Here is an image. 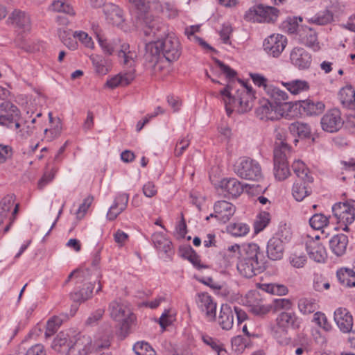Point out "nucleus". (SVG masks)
I'll list each match as a JSON object with an SVG mask.
<instances>
[{"label": "nucleus", "instance_id": "13d9d810", "mask_svg": "<svg viewBox=\"0 0 355 355\" xmlns=\"http://www.w3.org/2000/svg\"><path fill=\"white\" fill-rule=\"evenodd\" d=\"M133 350L137 355H156L152 347L144 341L137 342L133 346Z\"/></svg>", "mask_w": 355, "mask_h": 355}, {"label": "nucleus", "instance_id": "aec40b11", "mask_svg": "<svg viewBox=\"0 0 355 355\" xmlns=\"http://www.w3.org/2000/svg\"><path fill=\"white\" fill-rule=\"evenodd\" d=\"M266 268V265L260 261L253 263L252 261H247L240 259L237 263V270L239 273L246 278H251Z\"/></svg>", "mask_w": 355, "mask_h": 355}, {"label": "nucleus", "instance_id": "c03bdc74", "mask_svg": "<svg viewBox=\"0 0 355 355\" xmlns=\"http://www.w3.org/2000/svg\"><path fill=\"white\" fill-rule=\"evenodd\" d=\"M288 128L291 134L300 138H309L311 136V128L306 123L296 121L292 123Z\"/></svg>", "mask_w": 355, "mask_h": 355}, {"label": "nucleus", "instance_id": "0eeeda50", "mask_svg": "<svg viewBox=\"0 0 355 355\" xmlns=\"http://www.w3.org/2000/svg\"><path fill=\"white\" fill-rule=\"evenodd\" d=\"M234 314L236 315L238 325H240L248 319L247 313L240 307L235 306L234 309H232L227 304L221 305L218 322L223 330H230L233 327Z\"/></svg>", "mask_w": 355, "mask_h": 355}, {"label": "nucleus", "instance_id": "052dcab7", "mask_svg": "<svg viewBox=\"0 0 355 355\" xmlns=\"http://www.w3.org/2000/svg\"><path fill=\"white\" fill-rule=\"evenodd\" d=\"M313 321L324 331H329L331 329V325L329 322L324 313L318 311L314 313Z\"/></svg>", "mask_w": 355, "mask_h": 355}, {"label": "nucleus", "instance_id": "a19ab883", "mask_svg": "<svg viewBox=\"0 0 355 355\" xmlns=\"http://www.w3.org/2000/svg\"><path fill=\"white\" fill-rule=\"evenodd\" d=\"M291 147L286 142L279 141L275 142L273 150L274 162L287 161V156L290 153Z\"/></svg>", "mask_w": 355, "mask_h": 355}, {"label": "nucleus", "instance_id": "c9c22d12", "mask_svg": "<svg viewBox=\"0 0 355 355\" xmlns=\"http://www.w3.org/2000/svg\"><path fill=\"white\" fill-rule=\"evenodd\" d=\"M69 316L66 313H62L60 315H55L50 318L46 323L44 336L46 340L50 338L60 328L64 320H67Z\"/></svg>", "mask_w": 355, "mask_h": 355}, {"label": "nucleus", "instance_id": "b1692460", "mask_svg": "<svg viewBox=\"0 0 355 355\" xmlns=\"http://www.w3.org/2000/svg\"><path fill=\"white\" fill-rule=\"evenodd\" d=\"M144 58L149 67L156 69L159 61L163 59L157 41L146 44Z\"/></svg>", "mask_w": 355, "mask_h": 355}, {"label": "nucleus", "instance_id": "39448f33", "mask_svg": "<svg viewBox=\"0 0 355 355\" xmlns=\"http://www.w3.org/2000/svg\"><path fill=\"white\" fill-rule=\"evenodd\" d=\"M76 279V288L71 293V299L75 303H82L89 298V268L85 265L72 271L68 276L66 282L70 281L72 277Z\"/></svg>", "mask_w": 355, "mask_h": 355}, {"label": "nucleus", "instance_id": "a18cd8bd", "mask_svg": "<svg viewBox=\"0 0 355 355\" xmlns=\"http://www.w3.org/2000/svg\"><path fill=\"white\" fill-rule=\"evenodd\" d=\"M337 277L341 284L352 287L355 286V272L351 269H340L337 271Z\"/></svg>", "mask_w": 355, "mask_h": 355}, {"label": "nucleus", "instance_id": "0e129e2a", "mask_svg": "<svg viewBox=\"0 0 355 355\" xmlns=\"http://www.w3.org/2000/svg\"><path fill=\"white\" fill-rule=\"evenodd\" d=\"M232 345L235 352H242L246 347L245 339L241 336H237L232 339Z\"/></svg>", "mask_w": 355, "mask_h": 355}, {"label": "nucleus", "instance_id": "ea45409f", "mask_svg": "<svg viewBox=\"0 0 355 355\" xmlns=\"http://www.w3.org/2000/svg\"><path fill=\"white\" fill-rule=\"evenodd\" d=\"M338 98L343 106L353 108L355 105V90L352 86H346L340 90Z\"/></svg>", "mask_w": 355, "mask_h": 355}, {"label": "nucleus", "instance_id": "c756f323", "mask_svg": "<svg viewBox=\"0 0 355 355\" xmlns=\"http://www.w3.org/2000/svg\"><path fill=\"white\" fill-rule=\"evenodd\" d=\"M348 243V237L344 234H336L329 241L331 251L337 257H340L345 254Z\"/></svg>", "mask_w": 355, "mask_h": 355}, {"label": "nucleus", "instance_id": "cd10ccee", "mask_svg": "<svg viewBox=\"0 0 355 355\" xmlns=\"http://www.w3.org/2000/svg\"><path fill=\"white\" fill-rule=\"evenodd\" d=\"M248 303L250 311L256 315L263 316L271 310L270 304H263L259 292L254 291L248 295Z\"/></svg>", "mask_w": 355, "mask_h": 355}, {"label": "nucleus", "instance_id": "8fccbe9b", "mask_svg": "<svg viewBox=\"0 0 355 355\" xmlns=\"http://www.w3.org/2000/svg\"><path fill=\"white\" fill-rule=\"evenodd\" d=\"M298 308L302 313L309 314L313 313L318 306L315 300L304 297L298 301Z\"/></svg>", "mask_w": 355, "mask_h": 355}, {"label": "nucleus", "instance_id": "4be33fe9", "mask_svg": "<svg viewBox=\"0 0 355 355\" xmlns=\"http://www.w3.org/2000/svg\"><path fill=\"white\" fill-rule=\"evenodd\" d=\"M291 63L300 70L309 68L312 58L311 54L300 47L294 48L290 54Z\"/></svg>", "mask_w": 355, "mask_h": 355}, {"label": "nucleus", "instance_id": "f3484780", "mask_svg": "<svg viewBox=\"0 0 355 355\" xmlns=\"http://www.w3.org/2000/svg\"><path fill=\"white\" fill-rule=\"evenodd\" d=\"M214 209V213L207 216V220H209L211 217H215L218 220L225 223L230 219L236 211L235 206L225 200L216 202Z\"/></svg>", "mask_w": 355, "mask_h": 355}, {"label": "nucleus", "instance_id": "7c9ffc66", "mask_svg": "<svg viewBox=\"0 0 355 355\" xmlns=\"http://www.w3.org/2000/svg\"><path fill=\"white\" fill-rule=\"evenodd\" d=\"M325 105L322 101L306 99L300 102V109L307 116L319 115L324 110Z\"/></svg>", "mask_w": 355, "mask_h": 355}, {"label": "nucleus", "instance_id": "f704fd0d", "mask_svg": "<svg viewBox=\"0 0 355 355\" xmlns=\"http://www.w3.org/2000/svg\"><path fill=\"white\" fill-rule=\"evenodd\" d=\"M94 73L101 77L106 75L112 68V62L109 58L96 55L92 58Z\"/></svg>", "mask_w": 355, "mask_h": 355}, {"label": "nucleus", "instance_id": "5fc2aeb1", "mask_svg": "<svg viewBox=\"0 0 355 355\" xmlns=\"http://www.w3.org/2000/svg\"><path fill=\"white\" fill-rule=\"evenodd\" d=\"M250 230L248 225L244 223H231L227 227V231L234 236H243Z\"/></svg>", "mask_w": 355, "mask_h": 355}, {"label": "nucleus", "instance_id": "864d4df0", "mask_svg": "<svg viewBox=\"0 0 355 355\" xmlns=\"http://www.w3.org/2000/svg\"><path fill=\"white\" fill-rule=\"evenodd\" d=\"M333 20V14L328 10L317 13L309 19V21L318 25H326Z\"/></svg>", "mask_w": 355, "mask_h": 355}, {"label": "nucleus", "instance_id": "79ce46f5", "mask_svg": "<svg viewBox=\"0 0 355 355\" xmlns=\"http://www.w3.org/2000/svg\"><path fill=\"white\" fill-rule=\"evenodd\" d=\"M292 168L297 177V180H306L308 182H313V178L309 174V169L303 162L300 160L295 161L293 163Z\"/></svg>", "mask_w": 355, "mask_h": 355}, {"label": "nucleus", "instance_id": "338daca9", "mask_svg": "<svg viewBox=\"0 0 355 355\" xmlns=\"http://www.w3.org/2000/svg\"><path fill=\"white\" fill-rule=\"evenodd\" d=\"M12 156V150L10 146L0 144V164L4 163Z\"/></svg>", "mask_w": 355, "mask_h": 355}, {"label": "nucleus", "instance_id": "de8ad7c7", "mask_svg": "<svg viewBox=\"0 0 355 355\" xmlns=\"http://www.w3.org/2000/svg\"><path fill=\"white\" fill-rule=\"evenodd\" d=\"M263 291L277 295H285L288 293L287 287L283 284H263L261 286Z\"/></svg>", "mask_w": 355, "mask_h": 355}, {"label": "nucleus", "instance_id": "c85d7f7f", "mask_svg": "<svg viewBox=\"0 0 355 355\" xmlns=\"http://www.w3.org/2000/svg\"><path fill=\"white\" fill-rule=\"evenodd\" d=\"M306 249L310 259L315 262H324L327 257L325 248L318 240H308L306 242Z\"/></svg>", "mask_w": 355, "mask_h": 355}, {"label": "nucleus", "instance_id": "72a5a7b5", "mask_svg": "<svg viewBox=\"0 0 355 355\" xmlns=\"http://www.w3.org/2000/svg\"><path fill=\"white\" fill-rule=\"evenodd\" d=\"M299 40L301 44L312 48L314 51L320 49L319 42H318V36L316 32L312 28H306L300 31Z\"/></svg>", "mask_w": 355, "mask_h": 355}, {"label": "nucleus", "instance_id": "4468645a", "mask_svg": "<svg viewBox=\"0 0 355 355\" xmlns=\"http://www.w3.org/2000/svg\"><path fill=\"white\" fill-rule=\"evenodd\" d=\"M287 44V39L280 34H273L265 39L263 46L270 56L277 58L282 53Z\"/></svg>", "mask_w": 355, "mask_h": 355}, {"label": "nucleus", "instance_id": "e433bc0d", "mask_svg": "<svg viewBox=\"0 0 355 355\" xmlns=\"http://www.w3.org/2000/svg\"><path fill=\"white\" fill-rule=\"evenodd\" d=\"M135 78L133 71L125 73H119L112 78L108 79L106 85L110 88H114L118 86H126L129 85Z\"/></svg>", "mask_w": 355, "mask_h": 355}, {"label": "nucleus", "instance_id": "7ed1b4c3", "mask_svg": "<svg viewBox=\"0 0 355 355\" xmlns=\"http://www.w3.org/2000/svg\"><path fill=\"white\" fill-rule=\"evenodd\" d=\"M94 39L98 42L103 52L107 55H112L114 52L117 53L119 62L127 68H132L135 64L137 53L130 51V46L123 43L120 46L116 44L109 42L105 35L103 31L98 24H93L92 26Z\"/></svg>", "mask_w": 355, "mask_h": 355}, {"label": "nucleus", "instance_id": "774afa93", "mask_svg": "<svg viewBox=\"0 0 355 355\" xmlns=\"http://www.w3.org/2000/svg\"><path fill=\"white\" fill-rule=\"evenodd\" d=\"M25 355H46V351L42 344H36L31 347Z\"/></svg>", "mask_w": 355, "mask_h": 355}, {"label": "nucleus", "instance_id": "49530a36", "mask_svg": "<svg viewBox=\"0 0 355 355\" xmlns=\"http://www.w3.org/2000/svg\"><path fill=\"white\" fill-rule=\"evenodd\" d=\"M15 200V196L14 194H9L0 201V224H2L4 219L7 217Z\"/></svg>", "mask_w": 355, "mask_h": 355}, {"label": "nucleus", "instance_id": "5701e85b", "mask_svg": "<svg viewBox=\"0 0 355 355\" xmlns=\"http://www.w3.org/2000/svg\"><path fill=\"white\" fill-rule=\"evenodd\" d=\"M240 259L252 261L253 263L261 260L264 265H266L267 262L266 257L263 252L260 250L259 245L253 243L243 245Z\"/></svg>", "mask_w": 355, "mask_h": 355}, {"label": "nucleus", "instance_id": "3c124183", "mask_svg": "<svg viewBox=\"0 0 355 355\" xmlns=\"http://www.w3.org/2000/svg\"><path fill=\"white\" fill-rule=\"evenodd\" d=\"M274 174L279 180H284L290 175V170L287 161L274 162Z\"/></svg>", "mask_w": 355, "mask_h": 355}, {"label": "nucleus", "instance_id": "dca6fc26", "mask_svg": "<svg viewBox=\"0 0 355 355\" xmlns=\"http://www.w3.org/2000/svg\"><path fill=\"white\" fill-rule=\"evenodd\" d=\"M196 303L199 309L202 312L208 321L216 319V303L213 297L207 293H200L197 295Z\"/></svg>", "mask_w": 355, "mask_h": 355}, {"label": "nucleus", "instance_id": "f8f14e48", "mask_svg": "<svg viewBox=\"0 0 355 355\" xmlns=\"http://www.w3.org/2000/svg\"><path fill=\"white\" fill-rule=\"evenodd\" d=\"M0 125L8 128L18 129L20 127V111L10 101H3L0 104Z\"/></svg>", "mask_w": 355, "mask_h": 355}, {"label": "nucleus", "instance_id": "2eb2a0df", "mask_svg": "<svg viewBox=\"0 0 355 355\" xmlns=\"http://www.w3.org/2000/svg\"><path fill=\"white\" fill-rule=\"evenodd\" d=\"M343 123L340 110L336 108L328 110L320 121L322 130L331 133L338 131Z\"/></svg>", "mask_w": 355, "mask_h": 355}, {"label": "nucleus", "instance_id": "2f4dec72", "mask_svg": "<svg viewBox=\"0 0 355 355\" xmlns=\"http://www.w3.org/2000/svg\"><path fill=\"white\" fill-rule=\"evenodd\" d=\"M266 93L270 98V101H272L275 105L278 106V108L284 109V107H290L289 103L286 102L288 95L284 91L271 85L270 87H268Z\"/></svg>", "mask_w": 355, "mask_h": 355}, {"label": "nucleus", "instance_id": "bb28decb", "mask_svg": "<svg viewBox=\"0 0 355 355\" xmlns=\"http://www.w3.org/2000/svg\"><path fill=\"white\" fill-rule=\"evenodd\" d=\"M334 320L342 332L349 333L352 331L353 318L346 309H337L334 312Z\"/></svg>", "mask_w": 355, "mask_h": 355}, {"label": "nucleus", "instance_id": "f257e3e1", "mask_svg": "<svg viewBox=\"0 0 355 355\" xmlns=\"http://www.w3.org/2000/svg\"><path fill=\"white\" fill-rule=\"evenodd\" d=\"M51 347L66 355H87L89 336L73 329L62 331L53 339Z\"/></svg>", "mask_w": 355, "mask_h": 355}, {"label": "nucleus", "instance_id": "a878e982", "mask_svg": "<svg viewBox=\"0 0 355 355\" xmlns=\"http://www.w3.org/2000/svg\"><path fill=\"white\" fill-rule=\"evenodd\" d=\"M106 21L114 26H121L124 21L123 10L116 5L110 3L103 5Z\"/></svg>", "mask_w": 355, "mask_h": 355}, {"label": "nucleus", "instance_id": "e2e57ef3", "mask_svg": "<svg viewBox=\"0 0 355 355\" xmlns=\"http://www.w3.org/2000/svg\"><path fill=\"white\" fill-rule=\"evenodd\" d=\"M250 76L254 84L259 87H263L265 92L267 91L268 87L271 85L268 83V79L259 73H250Z\"/></svg>", "mask_w": 355, "mask_h": 355}, {"label": "nucleus", "instance_id": "f03ea898", "mask_svg": "<svg viewBox=\"0 0 355 355\" xmlns=\"http://www.w3.org/2000/svg\"><path fill=\"white\" fill-rule=\"evenodd\" d=\"M129 1L137 10L134 21L135 26L138 28H142L145 35L156 37L157 32L161 30L163 26L159 19L154 17L152 11L153 6L156 8L158 3H153L150 5L149 0H129Z\"/></svg>", "mask_w": 355, "mask_h": 355}, {"label": "nucleus", "instance_id": "09e8293b", "mask_svg": "<svg viewBox=\"0 0 355 355\" xmlns=\"http://www.w3.org/2000/svg\"><path fill=\"white\" fill-rule=\"evenodd\" d=\"M270 221V216L269 213L266 211H261L260 212L254 222V232L256 234L261 232L264 228L266 227V226L268 225V223Z\"/></svg>", "mask_w": 355, "mask_h": 355}, {"label": "nucleus", "instance_id": "4c0bfd02", "mask_svg": "<svg viewBox=\"0 0 355 355\" xmlns=\"http://www.w3.org/2000/svg\"><path fill=\"white\" fill-rule=\"evenodd\" d=\"M306 180H295L293 187V196L297 201H302L305 197L310 195L311 189Z\"/></svg>", "mask_w": 355, "mask_h": 355}, {"label": "nucleus", "instance_id": "423d86ee", "mask_svg": "<svg viewBox=\"0 0 355 355\" xmlns=\"http://www.w3.org/2000/svg\"><path fill=\"white\" fill-rule=\"evenodd\" d=\"M234 172L241 178L259 181L262 178V171L258 162L250 157H241L234 165Z\"/></svg>", "mask_w": 355, "mask_h": 355}, {"label": "nucleus", "instance_id": "69168bd1", "mask_svg": "<svg viewBox=\"0 0 355 355\" xmlns=\"http://www.w3.org/2000/svg\"><path fill=\"white\" fill-rule=\"evenodd\" d=\"M189 146V140L187 137L182 138L180 139L176 144L175 148V155L177 157H180L182 155L184 151Z\"/></svg>", "mask_w": 355, "mask_h": 355}, {"label": "nucleus", "instance_id": "a211bd4d", "mask_svg": "<svg viewBox=\"0 0 355 355\" xmlns=\"http://www.w3.org/2000/svg\"><path fill=\"white\" fill-rule=\"evenodd\" d=\"M256 113L261 119L275 120L284 115V109L278 108V106L268 99L263 100L256 109Z\"/></svg>", "mask_w": 355, "mask_h": 355}, {"label": "nucleus", "instance_id": "6e6d98bb", "mask_svg": "<svg viewBox=\"0 0 355 355\" xmlns=\"http://www.w3.org/2000/svg\"><path fill=\"white\" fill-rule=\"evenodd\" d=\"M202 340L206 345L210 346L214 351L217 352L218 355H226V350L223 347V345L219 340L207 335L202 336Z\"/></svg>", "mask_w": 355, "mask_h": 355}, {"label": "nucleus", "instance_id": "9d476101", "mask_svg": "<svg viewBox=\"0 0 355 355\" xmlns=\"http://www.w3.org/2000/svg\"><path fill=\"white\" fill-rule=\"evenodd\" d=\"M109 311L111 318L121 322V331L128 334L135 320V316L130 309L116 301H113L110 304Z\"/></svg>", "mask_w": 355, "mask_h": 355}, {"label": "nucleus", "instance_id": "603ef678", "mask_svg": "<svg viewBox=\"0 0 355 355\" xmlns=\"http://www.w3.org/2000/svg\"><path fill=\"white\" fill-rule=\"evenodd\" d=\"M270 306L271 310L274 312H278L280 311H289L292 309L293 302L289 299L277 298L272 301Z\"/></svg>", "mask_w": 355, "mask_h": 355}, {"label": "nucleus", "instance_id": "37998d69", "mask_svg": "<svg viewBox=\"0 0 355 355\" xmlns=\"http://www.w3.org/2000/svg\"><path fill=\"white\" fill-rule=\"evenodd\" d=\"M155 247L159 251L167 254L171 250L172 243L161 233H155L152 236Z\"/></svg>", "mask_w": 355, "mask_h": 355}, {"label": "nucleus", "instance_id": "58836bf2", "mask_svg": "<svg viewBox=\"0 0 355 355\" xmlns=\"http://www.w3.org/2000/svg\"><path fill=\"white\" fill-rule=\"evenodd\" d=\"M282 83L293 95L307 92L310 89L309 83L304 80L296 79Z\"/></svg>", "mask_w": 355, "mask_h": 355}, {"label": "nucleus", "instance_id": "412c9836", "mask_svg": "<svg viewBox=\"0 0 355 355\" xmlns=\"http://www.w3.org/2000/svg\"><path fill=\"white\" fill-rule=\"evenodd\" d=\"M6 22L8 25H12L24 32L31 30V23L29 16L25 12L18 9L12 12Z\"/></svg>", "mask_w": 355, "mask_h": 355}, {"label": "nucleus", "instance_id": "680f3d73", "mask_svg": "<svg viewBox=\"0 0 355 355\" xmlns=\"http://www.w3.org/2000/svg\"><path fill=\"white\" fill-rule=\"evenodd\" d=\"M290 263L294 268H300L304 267L306 263L307 258L304 254L295 252L290 256Z\"/></svg>", "mask_w": 355, "mask_h": 355}, {"label": "nucleus", "instance_id": "1a4fd4ad", "mask_svg": "<svg viewBox=\"0 0 355 355\" xmlns=\"http://www.w3.org/2000/svg\"><path fill=\"white\" fill-rule=\"evenodd\" d=\"M278 13L279 10L276 8L259 4L249 8L244 17L247 21L269 23L276 21Z\"/></svg>", "mask_w": 355, "mask_h": 355}, {"label": "nucleus", "instance_id": "9b49d317", "mask_svg": "<svg viewBox=\"0 0 355 355\" xmlns=\"http://www.w3.org/2000/svg\"><path fill=\"white\" fill-rule=\"evenodd\" d=\"M220 188L223 192L225 196H231L236 198L240 196L245 189L249 188L252 190V193L256 191L257 193L263 192L266 188H262L259 184H242L236 178L223 179L220 182Z\"/></svg>", "mask_w": 355, "mask_h": 355}, {"label": "nucleus", "instance_id": "393cba45", "mask_svg": "<svg viewBox=\"0 0 355 355\" xmlns=\"http://www.w3.org/2000/svg\"><path fill=\"white\" fill-rule=\"evenodd\" d=\"M128 200L129 195L128 193H118L107 213V218L109 220H115L117 216L126 209Z\"/></svg>", "mask_w": 355, "mask_h": 355}, {"label": "nucleus", "instance_id": "6ab92c4d", "mask_svg": "<svg viewBox=\"0 0 355 355\" xmlns=\"http://www.w3.org/2000/svg\"><path fill=\"white\" fill-rule=\"evenodd\" d=\"M277 328L287 333L289 329H296L300 327V321L293 311H282L276 319Z\"/></svg>", "mask_w": 355, "mask_h": 355}, {"label": "nucleus", "instance_id": "4d7b16f0", "mask_svg": "<svg viewBox=\"0 0 355 355\" xmlns=\"http://www.w3.org/2000/svg\"><path fill=\"white\" fill-rule=\"evenodd\" d=\"M329 223V218L322 214H315L309 219V224L314 230H321Z\"/></svg>", "mask_w": 355, "mask_h": 355}, {"label": "nucleus", "instance_id": "6e6552de", "mask_svg": "<svg viewBox=\"0 0 355 355\" xmlns=\"http://www.w3.org/2000/svg\"><path fill=\"white\" fill-rule=\"evenodd\" d=\"M332 211L338 223L345 225L344 227H341L342 230L348 232L349 230L348 225L355 219V200H349L345 202L336 203L332 207Z\"/></svg>", "mask_w": 355, "mask_h": 355}, {"label": "nucleus", "instance_id": "bf43d9fd", "mask_svg": "<svg viewBox=\"0 0 355 355\" xmlns=\"http://www.w3.org/2000/svg\"><path fill=\"white\" fill-rule=\"evenodd\" d=\"M110 345V341L108 334H103L96 337L93 344V350L96 352H101L102 350L108 349Z\"/></svg>", "mask_w": 355, "mask_h": 355}, {"label": "nucleus", "instance_id": "473e14b6", "mask_svg": "<svg viewBox=\"0 0 355 355\" xmlns=\"http://www.w3.org/2000/svg\"><path fill=\"white\" fill-rule=\"evenodd\" d=\"M284 247L282 241L278 237H272L268 242L267 254L271 260H279L282 258Z\"/></svg>", "mask_w": 355, "mask_h": 355}, {"label": "nucleus", "instance_id": "ddd939ff", "mask_svg": "<svg viewBox=\"0 0 355 355\" xmlns=\"http://www.w3.org/2000/svg\"><path fill=\"white\" fill-rule=\"evenodd\" d=\"M163 59L168 62L177 60L181 55L180 42L177 37L168 35L162 40H157Z\"/></svg>", "mask_w": 355, "mask_h": 355}, {"label": "nucleus", "instance_id": "20e7f679", "mask_svg": "<svg viewBox=\"0 0 355 355\" xmlns=\"http://www.w3.org/2000/svg\"><path fill=\"white\" fill-rule=\"evenodd\" d=\"M238 81L241 84V88L236 91L235 94L233 95L232 94L233 87L231 80L227 86L220 91V94L225 97L224 103L228 116H230L232 112V110L229 107L231 105H236L238 104L242 112H248L253 106L254 94L252 92V88L241 80H238Z\"/></svg>", "mask_w": 355, "mask_h": 355}]
</instances>
